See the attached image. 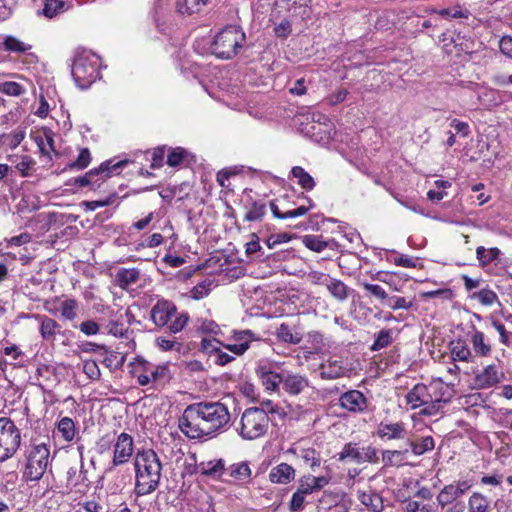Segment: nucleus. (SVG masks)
Listing matches in <instances>:
<instances>
[{
	"label": "nucleus",
	"instance_id": "1",
	"mask_svg": "<svg viewBox=\"0 0 512 512\" xmlns=\"http://www.w3.org/2000/svg\"><path fill=\"white\" fill-rule=\"evenodd\" d=\"M230 413L221 402H198L188 405L181 418L179 428L190 439L212 438L225 430Z\"/></svg>",
	"mask_w": 512,
	"mask_h": 512
},
{
	"label": "nucleus",
	"instance_id": "2",
	"mask_svg": "<svg viewBox=\"0 0 512 512\" xmlns=\"http://www.w3.org/2000/svg\"><path fill=\"white\" fill-rule=\"evenodd\" d=\"M135 492L139 496L154 492L160 483L162 464L152 449L138 452L135 457Z\"/></svg>",
	"mask_w": 512,
	"mask_h": 512
},
{
	"label": "nucleus",
	"instance_id": "3",
	"mask_svg": "<svg viewBox=\"0 0 512 512\" xmlns=\"http://www.w3.org/2000/svg\"><path fill=\"white\" fill-rule=\"evenodd\" d=\"M245 42L246 35L242 28L237 25H228L214 37L211 51L218 58L231 59L238 54Z\"/></svg>",
	"mask_w": 512,
	"mask_h": 512
},
{
	"label": "nucleus",
	"instance_id": "4",
	"mask_svg": "<svg viewBox=\"0 0 512 512\" xmlns=\"http://www.w3.org/2000/svg\"><path fill=\"white\" fill-rule=\"evenodd\" d=\"M22 477L26 482L39 481L50 464V449L45 443L33 442L25 451Z\"/></svg>",
	"mask_w": 512,
	"mask_h": 512
},
{
	"label": "nucleus",
	"instance_id": "5",
	"mask_svg": "<svg viewBox=\"0 0 512 512\" xmlns=\"http://www.w3.org/2000/svg\"><path fill=\"white\" fill-rule=\"evenodd\" d=\"M270 418L264 408L250 407L242 413L236 428L244 440H256L264 436L269 429Z\"/></svg>",
	"mask_w": 512,
	"mask_h": 512
},
{
	"label": "nucleus",
	"instance_id": "6",
	"mask_svg": "<svg viewBox=\"0 0 512 512\" xmlns=\"http://www.w3.org/2000/svg\"><path fill=\"white\" fill-rule=\"evenodd\" d=\"M100 58L91 51L83 50L75 55L71 73L78 87L88 88L99 77Z\"/></svg>",
	"mask_w": 512,
	"mask_h": 512
},
{
	"label": "nucleus",
	"instance_id": "7",
	"mask_svg": "<svg viewBox=\"0 0 512 512\" xmlns=\"http://www.w3.org/2000/svg\"><path fill=\"white\" fill-rule=\"evenodd\" d=\"M405 400L411 409H417L423 406L424 408L421 410V414L428 416L435 415L439 411L441 403L446 402V400L442 401L441 398L433 397L429 392V388L424 384H416L406 394Z\"/></svg>",
	"mask_w": 512,
	"mask_h": 512
},
{
	"label": "nucleus",
	"instance_id": "8",
	"mask_svg": "<svg viewBox=\"0 0 512 512\" xmlns=\"http://www.w3.org/2000/svg\"><path fill=\"white\" fill-rule=\"evenodd\" d=\"M21 444V431L7 417L0 418V462L12 458Z\"/></svg>",
	"mask_w": 512,
	"mask_h": 512
},
{
	"label": "nucleus",
	"instance_id": "9",
	"mask_svg": "<svg viewBox=\"0 0 512 512\" xmlns=\"http://www.w3.org/2000/svg\"><path fill=\"white\" fill-rule=\"evenodd\" d=\"M127 163V160L115 163L113 160L105 161L98 168L88 171L84 176L77 177L74 183L79 187L91 186L95 190L99 188L107 178L124 167Z\"/></svg>",
	"mask_w": 512,
	"mask_h": 512
},
{
	"label": "nucleus",
	"instance_id": "10",
	"mask_svg": "<svg viewBox=\"0 0 512 512\" xmlns=\"http://www.w3.org/2000/svg\"><path fill=\"white\" fill-rule=\"evenodd\" d=\"M338 460L341 462L349 460L356 464L377 463L379 461L378 450L371 445L360 447L356 443L349 442L344 445L342 451L338 454Z\"/></svg>",
	"mask_w": 512,
	"mask_h": 512
},
{
	"label": "nucleus",
	"instance_id": "11",
	"mask_svg": "<svg viewBox=\"0 0 512 512\" xmlns=\"http://www.w3.org/2000/svg\"><path fill=\"white\" fill-rule=\"evenodd\" d=\"M471 486L468 480H458L445 485L436 496L438 506L444 510L446 506L461 500Z\"/></svg>",
	"mask_w": 512,
	"mask_h": 512
},
{
	"label": "nucleus",
	"instance_id": "12",
	"mask_svg": "<svg viewBox=\"0 0 512 512\" xmlns=\"http://www.w3.org/2000/svg\"><path fill=\"white\" fill-rule=\"evenodd\" d=\"M283 391L290 396H298L310 388V381L307 376L283 370Z\"/></svg>",
	"mask_w": 512,
	"mask_h": 512
},
{
	"label": "nucleus",
	"instance_id": "13",
	"mask_svg": "<svg viewBox=\"0 0 512 512\" xmlns=\"http://www.w3.org/2000/svg\"><path fill=\"white\" fill-rule=\"evenodd\" d=\"M376 435L386 441L406 440L408 431L406 424L402 421L392 422L390 420H383L377 426Z\"/></svg>",
	"mask_w": 512,
	"mask_h": 512
},
{
	"label": "nucleus",
	"instance_id": "14",
	"mask_svg": "<svg viewBox=\"0 0 512 512\" xmlns=\"http://www.w3.org/2000/svg\"><path fill=\"white\" fill-rule=\"evenodd\" d=\"M133 454V438L131 435L123 432L118 435L114 445V455L111 463V470L113 467L122 465L129 461Z\"/></svg>",
	"mask_w": 512,
	"mask_h": 512
},
{
	"label": "nucleus",
	"instance_id": "15",
	"mask_svg": "<svg viewBox=\"0 0 512 512\" xmlns=\"http://www.w3.org/2000/svg\"><path fill=\"white\" fill-rule=\"evenodd\" d=\"M503 376L497 365L490 364L475 374L473 386L476 389L492 388L501 382Z\"/></svg>",
	"mask_w": 512,
	"mask_h": 512
},
{
	"label": "nucleus",
	"instance_id": "16",
	"mask_svg": "<svg viewBox=\"0 0 512 512\" xmlns=\"http://www.w3.org/2000/svg\"><path fill=\"white\" fill-rule=\"evenodd\" d=\"M339 405L349 412L362 413L368 407V400L359 390H349L340 396Z\"/></svg>",
	"mask_w": 512,
	"mask_h": 512
},
{
	"label": "nucleus",
	"instance_id": "17",
	"mask_svg": "<svg viewBox=\"0 0 512 512\" xmlns=\"http://www.w3.org/2000/svg\"><path fill=\"white\" fill-rule=\"evenodd\" d=\"M256 374L267 391H278L280 386L283 385V370L281 372L274 371L269 364H259L256 368Z\"/></svg>",
	"mask_w": 512,
	"mask_h": 512
},
{
	"label": "nucleus",
	"instance_id": "18",
	"mask_svg": "<svg viewBox=\"0 0 512 512\" xmlns=\"http://www.w3.org/2000/svg\"><path fill=\"white\" fill-rule=\"evenodd\" d=\"M176 314L175 304L168 300H158L151 309V319L159 327L167 325Z\"/></svg>",
	"mask_w": 512,
	"mask_h": 512
},
{
	"label": "nucleus",
	"instance_id": "19",
	"mask_svg": "<svg viewBox=\"0 0 512 512\" xmlns=\"http://www.w3.org/2000/svg\"><path fill=\"white\" fill-rule=\"evenodd\" d=\"M279 341L297 345L302 341L303 332L296 324L281 323L276 331Z\"/></svg>",
	"mask_w": 512,
	"mask_h": 512
},
{
	"label": "nucleus",
	"instance_id": "20",
	"mask_svg": "<svg viewBox=\"0 0 512 512\" xmlns=\"http://www.w3.org/2000/svg\"><path fill=\"white\" fill-rule=\"evenodd\" d=\"M406 444L410 450V455L421 456L426 452L432 451L435 447L434 439L431 436L425 437H407Z\"/></svg>",
	"mask_w": 512,
	"mask_h": 512
},
{
	"label": "nucleus",
	"instance_id": "21",
	"mask_svg": "<svg viewBox=\"0 0 512 512\" xmlns=\"http://www.w3.org/2000/svg\"><path fill=\"white\" fill-rule=\"evenodd\" d=\"M294 479L295 469L287 463L276 465L269 473V480L275 484H289Z\"/></svg>",
	"mask_w": 512,
	"mask_h": 512
},
{
	"label": "nucleus",
	"instance_id": "22",
	"mask_svg": "<svg viewBox=\"0 0 512 512\" xmlns=\"http://www.w3.org/2000/svg\"><path fill=\"white\" fill-rule=\"evenodd\" d=\"M319 371L321 378L332 380L345 376L348 370L342 361L329 359L320 365Z\"/></svg>",
	"mask_w": 512,
	"mask_h": 512
},
{
	"label": "nucleus",
	"instance_id": "23",
	"mask_svg": "<svg viewBox=\"0 0 512 512\" xmlns=\"http://www.w3.org/2000/svg\"><path fill=\"white\" fill-rule=\"evenodd\" d=\"M235 344L226 345L225 347L236 355L244 354L250 347V343L254 340V334L250 330H242L234 332Z\"/></svg>",
	"mask_w": 512,
	"mask_h": 512
},
{
	"label": "nucleus",
	"instance_id": "24",
	"mask_svg": "<svg viewBox=\"0 0 512 512\" xmlns=\"http://www.w3.org/2000/svg\"><path fill=\"white\" fill-rule=\"evenodd\" d=\"M148 368V373L150 375V379L152 381V387L158 389L163 387L172 378V373L167 364L157 365V366H145Z\"/></svg>",
	"mask_w": 512,
	"mask_h": 512
},
{
	"label": "nucleus",
	"instance_id": "25",
	"mask_svg": "<svg viewBox=\"0 0 512 512\" xmlns=\"http://www.w3.org/2000/svg\"><path fill=\"white\" fill-rule=\"evenodd\" d=\"M470 342L476 356L486 357L490 355L492 350L490 343L484 333L477 330L475 327H472V331L470 332Z\"/></svg>",
	"mask_w": 512,
	"mask_h": 512
},
{
	"label": "nucleus",
	"instance_id": "26",
	"mask_svg": "<svg viewBox=\"0 0 512 512\" xmlns=\"http://www.w3.org/2000/svg\"><path fill=\"white\" fill-rule=\"evenodd\" d=\"M198 472L213 479H220L225 473V461L223 459L201 462L197 466Z\"/></svg>",
	"mask_w": 512,
	"mask_h": 512
},
{
	"label": "nucleus",
	"instance_id": "27",
	"mask_svg": "<svg viewBox=\"0 0 512 512\" xmlns=\"http://www.w3.org/2000/svg\"><path fill=\"white\" fill-rule=\"evenodd\" d=\"M37 318L40 320V334L43 340L54 343L56 335L60 333V324L48 316L38 315Z\"/></svg>",
	"mask_w": 512,
	"mask_h": 512
},
{
	"label": "nucleus",
	"instance_id": "28",
	"mask_svg": "<svg viewBox=\"0 0 512 512\" xmlns=\"http://www.w3.org/2000/svg\"><path fill=\"white\" fill-rule=\"evenodd\" d=\"M323 281L321 282L326 286L329 293L338 301H344L348 298V287L341 280L332 278L328 275H322Z\"/></svg>",
	"mask_w": 512,
	"mask_h": 512
},
{
	"label": "nucleus",
	"instance_id": "29",
	"mask_svg": "<svg viewBox=\"0 0 512 512\" xmlns=\"http://www.w3.org/2000/svg\"><path fill=\"white\" fill-rule=\"evenodd\" d=\"M211 0H175V10L181 15L199 13Z\"/></svg>",
	"mask_w": 512,
	"mask_h": 512
},
{
	"label": "nucleus",
	"instance_id": "30",
	"mask_svg": "<svg viewBox=\"0 0 512 512\" xmlns=\"http://www.w3.org/2000/svg\"><path fill=\"white\" fill-rule=\"evenodd\" d=\"M410 457L408 448L399 450H385L382 453V461L385 466L399 467L404 465Z\"/></svg>",
	"mask_w": 512,
	"mask_h": 512
},
{
	"label": "nucleus",
	"instance_id": "31",
	"mask_svg": "<svg viewBox=\"0 0 512 512\" xmlns=\"http://www.w3.org/2000/svg\"><path fill=\"white\" fill-rule=\"evenodd\" d=\"M358 500L372 512H381L384 508L382 497L372 491H358Z\"/></svg>",
	"mask_w": 512,
	"mask_h": 512
},
{
	"label": "nucleus",
	"instance_id": "32",
	"mask_svg": "<svg viewBox=\"0 0 512 512\" xmlns=\"http://www.w3.org/2000/svg\"><path fill=\"white\" fill-rule=\"evenodd\" d=\"M115 278L120 288L128 289L138 282L140 271L136 268H121L117 271Z\"/></svg>",
	"mask_w": 512,
	"mask_h": 512
},
{
	"label": "nucleus",
	"instance_id": "33",
	"mask_svg": "<svg viewBox=\"0 0 512 512\" xmlns=\"http://www.w3.org/2000/svg\"><path fill=\"white\" fill-rule=\"evenodd\" d=\"M451 355L455 361L469 362L472 360V352L467 343L463 339L451 341Z\"/></svg>",
	"mask_w": 512,
	"mask_h": 512
},
{
	"label": "nucleus",
	"instance_id": "34",
	"mask_svg": "<svg viewBox=\"0 0 512 512\" xmlns=\"http://www.w3.org/2000/svg\"><path fill=\"white\" fill-rule=\"evenodd\" d=\"M490 499L479 492H474L468 500V512H490Z\"/></svg>",
	"mask_w": 512,
	"mask_h": 512
},
{
	"label": "nucleus",
	"instance_id": "35",
	"mask_svg": "<svg viewBox=\"0 0 512 512\" xmlns=\"http://www.w3.org/2000/svg\"><path fill=\"white\" fill-rule=\"evenodd\" d=\"M69 7V4L64 0H45L42 14L47 18H53Z\"/></svg>",
	"mask_w": 512,
	"mask_h": 512
},
{
	"label": "nucleus",
	"instance_id": "36",
	"mask_svg": "<svg viewBox=\"0 0 512 512\" xmlns=\"http://www.w3.org/2000/svg\"><path fill=\"white\" fill-rule=\"evenodd\" d=\"M169 2L170 0H155L153 18L158 26L164 25L170 16Z\"/></svg>",
	"mask_w": 512,
	"mask_h": 512
},
{
	"label": "nucleus",
	"instance_id": "37",
	"mask_svg": "<svg viewBox=\"0 0 512 512\" xmlns=\"http://www.w3.org/2000/svg\"><path fill=\"white\" fill-rule=\"evenodd\" d=\"M78 302L75 299H65L59 305L61 317L67 321H74L78 316Z\"/></svg>",
	"mask_w": 512,
	"mask_h": 512
},
{
	"label": "nucleus",
	"instance_id": "38",
	"mask_svg": "<svg viewBox=\"0 0 512 512\" xmlns=\"http://www.w3.org/2000/svg\"><path fill=\"white\" fill-rule=\"evenodd\" d=\"M229 475L239 481H247L251 477V469L248 462L243 461L232 464L229 468Z\"/></svg>",
	"mask_w": 512,
	"mask_h": 512
},
{
	"label": "nucleus",
	"instance_id": "39",
	"mask_svg": "<svg viewBox=\"0 0 512 512\" xmlns=\"http://www.w3.org/2000/svg\"><path fill=\"white\" fill-rule=\"evenodd\" d=\"M291 173L294 178L298 180V184L305 190H312L315 187L313 177L306 172L302 167L295 166L292 168Z\"/></svg>",
	"mask_w": 512,
	"mask_h": 512
},
{
	"label": "nucleus",
	"instance_id": "40",
	"mask_svg": "<svg viewBox=\"0 0 512 512\" xmlns=\"http://www.w3.org/2000/svg\"><path fill=\"white\" fill-rule=\"evenodd\" d=\"M3 47L6 51L16 53H25L32 48L30 44L22 42L14 36H6L3 41Z\"/></svg>",
	"mask_w": 512,
	"mask_h": 512
},
{
	"label": "nucleus",
	"instance_id": "41",
	"mask_svg": "<svg viewBox=\"0 0 512 512\" xmlns=\"http://www.w3.org/2000/svg\"><path fill=\"white\" fill-rule=\"evenodd\" d=\"M270 209L274 217L279 219H288L303 216L308 212L306 206H299L296 209L281 212L274 202H270Z\"/></svg>",
	"mask_w": 512,
	"mask_h": 512
},
{
	"label": "nucleus",
	"instance_id": "42",
	"mask_svg": "<svg viewBox=\"0 0 512 512\" xmlns=\"http://www.w3.org/2000/svg\"><path fill=\"white\" fill-rule=\"evenodd\" d=\"M302 243L314 252H322L328 246V242L319 235H305L302 238Z\"/></svg>",
	"mask_w": 512,
	"mask_h": 512
},
{
	"label": "nucleus",
	"instance_id": "43",
	"mask_svg": "<svg viewBox=\"0 0 512 512\" xmlns=\"http://www.w3.org/2000/svg\"><path fill=\"white\" fill-rule=\"evenodd\" d=\"M500 254V250L498 248H490L485 249L482 246H479L476 249L477 259L480 262L481 266H486L496 260Z\"/></svg>",
	"mask_w": 512,
	"mask_h": 512
},
{
	"label": "nucleus",
	"instance_id": "44",
	"mask_svg": "<svg viewBox=\"0 0 512 512\" xmlns=\"http://www.w3.org/2000/svg\"><path fill=\"white\" fill-rule=\"evenodd\" d=\"M434 185L436 189L429 190L427 197L431 201H440L447 195L445 190L450 188L452 184L446 180H436Z\"/></svg>",
	"mask_w": 512,
	"mask_h": 512
},
{
	"label": "nucleus",
	"instance_id": "45",
	"mask_svg": "<svg viewBox=\"0 0 512 512\" xmlns=\"http://www.w3.org/2000/svg\"><path fill=\"white\" fill-rule=\"evenodd\" d=\"M472 299L479 301L484 306H492L498 301L497 294L488 288L481 289L471 295Z\"/></svg>",
	"mask_w": 512,
	"mask_h": 512
},
{
	"label": "nucleus",
	"instance_id": "46",
	"mask_svg": "<svg viewBox=\"0 0 512 512\" xmlns=\"http://www.w3.org/2000/svg\"><path fill=\"white\" fill-rule=\"evenodd\" d=\"M299 457L315 471L321 464L319 453L313 448H306L300 451Z\"/></svg>",
	"mask_w": 512,
	"mask_h": 512
},
{
	"label": "nucleus",
	"instance_id": "47",
	"mask_svg": "<svg viewBox=\"0 0 512 512\" xmlns=\"http://www.w3.org/2000/svg\"><path fill=\"white\" fill-rule=\"evenodd\" d=\"M266 214V205L262 202H253L249 210L244 215L245 221H259Z\"/></svg>",
	"mask_w": 512,
	"mask_h": 512
},
{
	"label": "nucleus",
	"instance_id": "48",
	"mask_svg": "<svg viewBox=\"0 0 512 512\" xmlns=\"http://www.w3.org/2000/svg\"><path fill=\"white\" fill-rule=\"evenodd\" d=\"M58 431L66 441H72L75 436V424L69 417H63L58 423Z\"/></svg>",
	"mask_w": 512,
	"mask_h": 512
},
{
	"label": "nucleus",
	"instance_id": "49",
	"mask_svg": "<svg viewBox=\"0 0 512 512\" xmlns=\"http://www.w3.org/2000/svg\"><path fill=\"white\" fill-rule=\"evenodd\" d=\"M212 281L205 279L202 282L194 286L190 291V296L194 300H200L208 296L211 291Z\"/></svg>",
	"mask_w": 512,
	"mask_h": 512
},
{
	"label": "nucleus",
	"instance_id": "50",
	"mask_svg": "<svg viewBox=\"0 0 512 512\" xmlns=\"http://www.w3.org/2000/svg\"><path fill=\"white\" fill-rule=\"evenodd\" d=\"M392 342V331L390 329H382L374 343L372 344L371 346V350L373 351H378V350H381L387 346H389Z\"/></svg>",
	"mask_w": 512,
	"mask_h": 512
},
{
	"label": "nucleus",
	"instance_id": "51",
	"mask_svg": "<svg viewBox=\"0 0 512 512\" xmlns=\"http://www.w3.org/2000/svg\"><path fill=\"white\" fill-rule=\"evenodd\" d=\"M187 154V151L181 147L170 149L167 155V164L171 167H177L182 163Z\"/></svg>",
	"mask_w": 512,
	"mask_h": 512
},
{
	"label": "nucleus",
	"instance_id": "52",
	"mask_svg": "<svg viewBox=\"0 0 512 512\" xmlns=\"http://www.w3.org/2000/svg\"><path fill=\"white\" fill-rule=\"evenodd\" d=\"M0 92L9 96H20L25 92V89L17 82L6 81L0 83Z\"/></svg>",
	"mask_w": 512,
	"mask_h": 512
},
{
	"label": "nucleus",
	"instance_id": "53",
	"mask_svg": "<svg viewBox=\"0 0 512 512\" xmlns=\"http://www.w3.org/2000/svg\"><path fill=\"white\" fill-rule=\"evenodd\" d=\"M386 305L392 310L405 309L408 310L412 307L413 301L407 300L405 297H388L386 300Z\"/></svg>",
	"mask_w": 512,
	"mask_h": 512
},
{
	"label": "nucleus",
	"instance_id": "54",
	"mask_svg": "<svg viewBox=\"0 0 512 512\" xmlns=\"http://www.w3.org/2000/svg\"><path fill=\"white\" fill-rule=\"evenodd\" d=\"M405 512H436L432 504H426L422 501L409 500L406 503Z\"/></svg>",
	"mask_w": 512,
	"mask_h": 512
},
{
	"label": "nucleus",
	"instance_id": "55",
	"mask_svg": "<svg viewBox=\"0 0 512 512\" xmlns=\"http://www.w3.org/2000/svg\"><path fill=\"white\" fill-rule=\"evenodd\" d=\"M83 373L93 381L99 380L101 376L99 366L94 360H85L83 362Z\"/></svg>",
	"mask_w": 512,
	"mask_h": 512
},
{
	"label": "nucleus",
	"instance_id": "56",
	"mask_svg": "<svg viewBox=\"0 0 512 512\" xmlns=\"http://www.w3.org/2000/svg\"><path fill=\"white\" fill-rule=\"evenodd\" d=\"M116 198H117V194L113 193L103 200L84 201L82 203V205L85 206L86 210L94 211L97 208L112 205L115 202Z\"/></svg>",
	"mask_w": 512,
	"mask_h": 512
},
{
	"label": "nucleus",
	"instance_id": "57",
	"mask_svg": "<svg viewBox=\"0 0 512 512\" xmlns=\"http://www.w3.org/2000/svg\"><path fill=\"white\" fill-rule=\"evenodd\" d=\"M90 161H91V154H90L89 149L83 148L80 151L77 159L73 163L70 164V167L72 169H78V170L84 169L89 165Z\"/></svg>",
	"mask_w": 512,
	"mask_h": 512
},
{
	"label": "nucleus",
	"instance_id": "58",
	"mask_svg": "<svg viewBox=\"0 0 512 512\" xmlns=\"http://www.w3.org/2000/svg\"><path fill=\"white\" fill-rule=\"evenodd\" d=\"M35 165V160L28 155L21 156V160L16 164V169L20 172L22 177L30 175L29 170Z\"/></svg>",
	"mask_w": 512,
	"mask_h": 512
},
{
	"label": "nucleus",
	"instance_id": "59",
	"mask_svg": "<svg viewBox=\"0 0 512 512\" xmlns=\"http://www.w3.org/2000/svg\"><path fill=\"white\" fill-rule=\"evenodd\" d=\"M189 316L187 313H180L175 315V319L169 324V331L171 333H178L183 330L188 322Z\"/></svg>",
	"mask_w": 512,
	"mask_h": 512
},
{
	"label": "nucleus",
	"instance_id": "60",
	"mask_svg": "<svg viewBox=\"0 0 512 512\" xmlns=\"http://www.w3.org/2000/svg\"><path fill=\"white\" fill-rule=\"evenodd\" d=\"M222 343L216 338H203L201 341V349L208 354H214L219 351Z\"/></svg>",
	"mask_w": 512,
	"mask_h": 512
},
{
	"label": "nucleus",
	"instance_id": "61",
	"mask_svg": "<svg viewBox=\"0 0 512 512\" xmlns=\"http://www.w3.org/2000/svg\"><path fill=\"white\" fill-rule=\"evenodd\" d=\"M156 344L163 351H171V350H179L180 343L176 342L174 339L167 337H158L156 338Z\"/></svg>",
	"mask_w": 512,
	"mask_h": 512
},
{
	"label": "nucleus",
	"instance_id": "62",
	"mask_svg": "<svg viewBox=\"0 0 512 512\" xmlns=\"http://www.w3.org/2000/svg\"><path fill=\"white\" fill-rule=\"evenodd\" d=\"M306 496L301 494L299 491H295L289 502V509L292 512H297L303 508Z\"/></svg>",
	"mask_w": 512,
	"mask_h": 512
},
{
	"label": "nucleus",
	"instance_id": "63",
	"mask_svg": "<svg viewBox=\"0 0 512 512\" xmlns=\"http://www.w3.org/2000/svg\"><path fill=\"white\" fill-rule=\"evenodd\" d=\"M364 289L371 293L373 296L381 299V300H387L388 295L385 292V290L377 284H370V283H364L363 285Z\"/></svg>",
	"mask_w": 512,
	"mask_h": 512
},
{
	"label": "nucleus",
	"instance_id": "64",
	"mask_svg": "<svg viewBox=\"0 0 512 512\" xmlns=\"http://www.w3.org/2000/svg\"><path fill=\"white\" fill-rule=\"evenodd\" d=\"M499 48L501 53L512 59V37L509 35L503 36L499 41Z\"/></svg>",
	"mask_w": 512,
	"mask_h": 512
}]
</instances>
